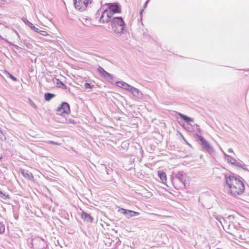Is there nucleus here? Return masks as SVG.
<instances>
[{
    "label": "nucleus",
    "mask_w": 249,
    "mask_h": 249,
    "mask_svg": "<svg viewBox=\"0 0 249 249\" xmlns=\"http://www.w3.org/2000/svg\"><path fill=\"white\" fill-rule=\"evenodd\" d=\"M113 31L118 34L124 33V29L125 26V23L121 17H114L111 22Z\"/></svg>",
    "instance_id": "obj_3"
},
{
    "label": "nucleus",
    "mask_w": 249,
    "mask_h": 249,
    "mask_svg": "<svg viewBox=\"0 0 249 249\" xmlns=\"http://www.w3.org/2000/svg\"><path fill=\"white\" fill-rule=\"evenodd\" d=\"M142 11H143V10H142L141 11L140 13H141V14H142Z\"/></svg>",
    "instance_id": "obj_40"
},
{
    "label": "nucleus",
    "mask_w": 249,
    "mask_h": 249,
    "mask_svg": "<svg viewBox=\"0 0 249 249\" xmlns=\"http://www.w3.org/2000/svg\"><path fill=\"white\" fill-rule=\"evenodd\" d=\"M224 156L229 163H230L231 164L233 165L235 163H236V160L234 159L231 158V156L228 155L225 153H224Z\"/></svg>",
    "instance_id": "obj_19"
},
{
    "label": "nucleus",
    "mask_w": 249,
    "mask_h": 249,
    "mask_svg": "<svg viewBox=\"0 0 249 249\" xmlns=\"http://www.w3.org/2000/svg\"><path fill=\"white\" fill-rule=\"evenodd\" d=\"M195 138L204 150L207 151L209 153L214 152L213 146L202 136L197 134L195 135Z\"/></svg>",
    "instance_id": "obj_4"
},
{
    "label": "nucleus",
    "mask_w": 249,
    "mask_h": 249,
    "mask_svg": "<svg viewBox=\"0 0 249 249\" xmlns=\"http://www.w3.org/2000/svg\"><path fill=\"white\" fill-rule=\"evenodd\" d=\"M85 87L86 89H91L94 87V85H92L91 83L86 82L85 83Z\"/></svg>",
    "instance_id": "obj_29"
},
{
    "label": "nucleus",
    "mask_w": 249,
    "mask_h": 249,
    "mask_svg": "<svg viewBox=\"0 0 249 249\" xmlns=\"http://www.w3.org/2000/svg\"><path fill=\"white\" fill-rule=\"evenodd\" d=\"M47 143L51 144L59 145V143L58 142L52 141H49L47 142Z\"/></svg>",
    "instance_id": "obj_31"
},
{
    "label": "nucleus",
    "mask_w": 249,
    "mask_h": 249,
    "mask_svg": "<svg viewBox=\"0 0 249 249\" xmlns=\"http://www.w3.org/2000/svg\"><path fill=\"white\" fill-rule=\"evenodd\" d=\"M21 173L25 178L29 180H32L34 178V176L32 174L29 172L28 171L22 170Z\"/></svg>",
    "instance_id": "obj_16"
},
{
    "label": "nucleus",
    "mask_w": 249,
    "mask_h": 249,
    "mask_svg": "<svg viewBox=\"0 0 249 249\" xmlns=\"http://www.w3.org/2000/svg\"><path fill=\"white\" fill-rule=\"evenodd\" d=\"M81 216H82V218L85 221H86L88 222H93V217L92 216H91L90 215V214H89V213H88L84 211L82 212V213Z\"/></svg>",
    "instance_id": "obj_12"
},
{
    "label": "nucleus",
    "mask_w": 249,
    "mask_h": 249,
    "mask_svg": "<svg viewBox=\"0 0 249 249\" xmlns=\"http://www.w3.org/2000/svg\"><path fill=\"white\" fill-rule=\"evenodd\" d=\"M29 103L31 106H32L35 108H37L36 105L30 99H29Z\"/></svg>",
    "instance_id": "obj_30"
},
{
    "label": "nucleus",
    "mask_w": 249,
    "mask_h": 249,
    "mask_svg": "<svg viewBox=\"0 0 249 249\" xmlns=\"http://www.w3.org/2000/svg\"><path fill=\"white\" fill-rule=\"evenodd\" d=\"M119 211L121 212L123 214L127 215L128 217H134L140 214V213L138 212L126 210L124 208H121Z\"/></svg>",
    "instance_id": "obj_8"
},
{
    "label": "nucleus",
    "mask_w": 249,
    "mask_h": 249,
    "mask_svg": "<svg viewBox=\"0 0 249 249\" xmlns=\"http://www.w3.org/2000/svg\"><path fill=\"white\" fill-rule=\"evenodd\" d=\"M228 151H229V152H230V153H233V150H232L231 148H230V149L228 150Z\"/></svg>",
    "instance_id": "obj_35"
},
{
    "label": "nucleus",
    "mask_w": 249,
    "mask_h": 249,
    "mask_svg": "<svg viewBox=\"0 0 249 249\" xmlns=\"http://www.w3.org/2000/svg\"><path fill=\"white\" fill-rule=\"evenodd\" d=\"M37 32H36V33H38L42 36H46L48 35V34L47 33L46 31L40 30L38 28H37Z\"/></svg>",
    "instance_id": "obj_28"
},
{
    "label": "nucleus",
    "mask_w": 249,
    "mask_h": 249,
    "mask_svg": "<svg viewBox=\"0 0 249 249\" xmlns=\"http://www.w3.org/2000/svg\"><path fill=\"white\" fill-rule=\"evenodd\" d=\"M83 19L85 20V22H84L83 21H82V22H83V24H84L85 25H86L87 26L88 25V19H85V18H83Z\"/></svg>",
    "instance_id": "obj_33"
},
{
    "label": "nucleus",
    "mask_w": 249,
    "mask_h": 249,
    "mask_svg": "<svg viewBox=\"0 0 249 249\" xmlns=\"http://www.w3.org/2000/svg\"><path fill=\"white\" fill-rule=\"evenodd\" d=\"M116 85L117 86L123 88L124 89H126L128 91L132 87L131 86L123 81H117L116 82Z\"/></svg>",
    "instance_id": "obj_11"
},
{
    "label": "nucleus",
    "mask_w": 249,
    "mask_h": 249,
    "mask_svg": "<svg viewBox=\"0 0 249 249\" xmlns=\"http://www.w3.org/2000/svg\"><path fill=\"white\" fill-rule=\"evenodd\" d=\"M244 179L238 176L233 174L225 175V186L227 187L229 193L232 196H236L243 194L245 191Z\"/></svg>",
    "instance_id": "obj_1"
},
{
    "label": "nucleus",
    "mask_w": 249,
    "mask_h": 249,
    "mask_svg": "<svg viewBox=\"0 0 249 249\" xmlns=\"http://www.w3.org/2000/svg\"><path fill=\"white\" fill-rule=\"evenodd\" d=\"M0 197L4 200H7L10 198V196L8 194L3 192L0 189Z\"/></svg>",
    "instance_id": "obj_21"
},
{
    "label": "nucleus",
    "mask_w": 249,
    "mask_h": 249,
    "mask_svg": "<svg viewBox=\"0 0 249 249\" xmlns=\"http://www.w3.org/2000/svg\"><path fill=\"white\" fill-rule=\"evenodd\" d=\"M198 132L199 133H201V130L200 129H198Z\"/></svg>",
    "instance_id": "obj_39"
},
{
    "label": "nucleus",
    "mask_w": 249,
    "mask_h": 249,
    "mask_svg": "<svg viewBox=\"0 0 249 249\" xmlns=\"http://www.w3.org/2000/svg\"><path fill=\"white\" fill-rule=\"evenodd\" d=\"M56 81H57V83H56L57 85L60 84L61 85H63L64 86H66L65 85V84L62 82L60 81L59 79H56Z\"/></svg>",
    "instance_id": "obj_32"
},
{
    "label": "nucleus",
    "mask_w": 249,
    "mask_h": 249,
    "mask_svg": "<svg viewBox=\"0 0 249 249\" xmlns=\"http://www.w3.org/2000/svg\"><path fill=\"white\" fill-rule=\"evenodd\" d=\"M228 226V230L227 232L232 234V232H233L234 230H237L240 228V224L237 222H235L233 223H230L227 225Z\"/></svg>",
    "instance_id": "obj_10"
},
{
    "label": "nucleus",
    "mask_w": 249,
    "mask_h": 249,
    "mask_svg": "<svg viewBox=\"0 0 249 249\" xmlns=\"http://www.w3.org/2000/svg\"><path fill=\"white\" fill-rule=\"evenodd\" d=\"M109 10L114 14L115 13H120L121 9L118 3H109L108 6Z\"/></svg>",
    "instance_id": "obj_9"
},
{
    "label": "nucleus",
    "mask_w": 249,
    "mask_h": 249,
    "mask_svg": "<svg viewBox=\"0 0 249 249\" xmlns=\"http://www.w3.org/2000/svg\"><path fill=\"white\" fill-rule=\"evenodd\" d=\"M5 231V225L3 222L0 221V234L2 233Z\"/></svg>",
    "instance_id": "obj_27"
},
{
    "label": "nucleus",
    "mask_w": 249,
    "mask_h": 249,
    "mask_svg": "<svg viewBox=\"0 0 249 249\" xmlns=\"http://www.w3.org/2000/svg\"><path fill=\"white\" fill-rule=\"evenodd\" d=\"M56 111L57 114L59 115H62L63 114H68L70 112V106L67 103L63 102L60 106L57 108Z\"/></svg>",
    "instance_id": "obj_6"
},
{
    "label": "nucleus",
    "mask_w": 249,
    "mask_h": 249,
    "mask_svg": "<svg viewBox=\"0 0 249 249\" xmlns=\"http://www.w3.org/2000/svg\"><path fill=\"white\" fill-rule=\"evenodd\" d=\"M55 96V95L54 94H53V93H51L47 92V93H45V94H44V98H45L46 101H49L53 98Z\"/></svg>",
    "instance_id": "obj_20"
},
{
    "label": "nucleus",
    "mask_w": 249,
    "mask_h": 249,
    "mask_svg": "<svg viewBox=\"0 0 249 249\" xmlns=\"http://www.w3.org/2000/svg\"><path fill=\"white\" fill-rule=\"evenodd\" d=\"M103 12L104 13L105 17L106 16L107 18L109 19V20L111 22V20L112 19V18H112V16L113 15V14L109 10H106Z\"/></svg>",
    "instance_id": "obj_18"
},
{
    "label": "nucleus",
    "mask_w": 249,
    "mask_h": 249,
    "mask_svg": "<svg viewBox=\"0 0 249 249\" xmlns=\"http://www.w3.org/2000/svg\"><path fill=\"white\" fill-rule=\"evenodd\" d=\"M5 74L8 76H9V77L10 78H11L13 80L15 81H17L18 80L17 78L16 77H15V76H14L13 75H12L11 74H10L9 72H8L7 71H5L4 72Z\"/></svg>",
    "instance_id": "obj_26"
},
{
    "label": "nucleus",
    "mask_w": 249,
    "mask_h": 249,
    "mask_svg": "<svg viewBox=\"0 0 249 249\" xmlns=\"http://www.w3.org/2000/svg\"><path fill=\"white\" fill-rule=\"evenodd\" d=\"M233 165H234L236 166H237V167H240L241 168H243L244 170H247L246 165L242 164L240 163L237 162L236 160V163H235Z\"/></svg>",
    "instance_id": "obj_25"
},
{
    "label": "nucleus",
    "mask_w": 249,
    "mask_h": 249,
    "mask_svg": "<svg viewBox=\"0 0 249 249\" xmlns=\"http://www.w3.org/2000/svg\"><path fill=\"white\" fill-rule=\"evenodd\" d=\"M13 46H14V47H15V48H16L17 49H18L19 48L18 46L16 45H14Z\"/></svg>",
    "instance_id": "obj_37"
},
{
    "label": "nucleus",
    "mask_w": 249,
    "mask_h": 249,
    "mask_svg": "<svg viewBox=\"0 0 249 249\" xmlns=\"http://www.w3.org/2000/svg\"><path fill=\"white\" fill-rule=\"evenodd\" d=\"M185 181L186 174L182 171L175 173L172 175V184L176 189H179L185 187Z\"/></svg>",
    "instance_id": "obj_2"
},
{
    "label": "nucleus",
    "mask_w": 249,
    "mask_h": 249,
    "mask_svg": "<svg viewBox=\"0 0 249 249\" xmlns=\"http://www.w3.org/2000/svg\"><path fill=\"white\" fill-rule=\"evenodd\" d=\"M92 0H74V4L76 9L84 11L88 7L89 3H91Z\"/></svg>",
    "instance_id": "obj_5"
},
{
    "label": "nucleus",
    "mask_w": 249,
    "mask_h": 249,
    "mask_svg": "<svg viewBox=\"0 0 249 249\" xmlns=\"http://www.w3.org/2000/svg\"><path fill=\"white\" fill-rule=\"evenodd\" d=\"M129 91H130L134 96L137 97H140L142 95V93L138 90V89L132 86Z\"/></svg>",
    "instance_id": "obj_13"
},
{
    "label": "nucleus",
    "mask_w": 249,
    "mask_h": 249,
    "mask_svg": "<svg viewBox=\"0 0 249 249\" xmlns=\"http://www.w3.org/2000/svg\"><path fill=\"white\" fill-rule=\"evenodd\" d=\"M148 1H149L148 0H147V1L145 2L144 5V7H145L146 6V5H147V3L148 2Z\"/></svg>",
    "instance_id": "obj_36"
},
{
    "label": "nucleus",
    "mask_w": 249,
    "mask_h": 249,
    "mask_svg": "<svg viewBox=\"0 0 249 249\" xmlns=\"http://www.w3.org/2000/svg\"><path fill=\"white\" fill-rule=\"evenodd\" d=\"M216 219L221 224L223 227V224H225V223H227V220H225L223 217L220 216H217L216 217Z\"/></svg>",
    "instance_id": "obj_24"
},
{
    "label": "nucleus",
    "mask_w": 249,
    "mask_h": 249,
    "mask_svg": "<svg viewBox=\"0 0 249 249\" xmlns=\"http://www.w3.org/2000/svg\"><path fill=\"white\" fill-rule=\"evenodd\" d=\"M22 20L24 22V23L27 26H28L30 28L34 30L35 32H37V28L31 22L28 20L26 18H23Z\"/></svg>",
    "instance_id": "obj_15"
},
{
    "label": "nucleus",
    "mask_w": 249,
    "mask_h": 249,
    "mask_svg": "<svg viewBox=\"0 0 249 249\" xmlns=\"http://www.w3.org/2000/svg\"><path fill=\"white\" fill-rule=\"evenodd\" d=\"M191 128H192V126H191V127H187V130L189 131H191L192 130H191Z\"/></svg>",
    "instance_id": "obj_34"
},
{
    "label": "nucleus",
    "mask_w": 249,
    "mask_h": 249,
    "mask_svg": "<svg viewBox=\"0 0 249 249\" xmlns=\"http://www.w3.org/2000/svg\"><path fill=\"white\" fill-rule=\"evenodd\" d=\"M183 139H184V141H185L184 137H183Z\"/></svg>",
    "instance_id": "obj_41"
},
{
    "label": "nucleus",
    "mask_w": 249,
    "mask_h": 249,
    "mask_svg": "<svg viewBox=\"0 0 249 249\" xmlns=\"http://www.w3.org/2000/svg\"><path fill=\"white\" fill-rule=\"evenodd\" d=\"M70 121L71 123H72V124H74V123H75V122H74V121H72V120H70Z\"/></svg>",
    "instance_id": "obj_38"
},
{
    "label": "nucleus",
    "mask_w": 249,
    "mask_h": 249,
    "mask_svg": "<svg viewBox=\"0 0 249 249\" xmlns=\"http://www.w3.org/2000/svg\"><path fill=\"white\" fill-rule=\"evenodd\" d=\"M158 175L162 183H165L167 180L166 174L164 172L160 171L158 172Z\"/></svg>",
    "instance_id": "obj_17"
},
{
    "label": "nucleus",
    "mask_w": 249,
    "mask_h": 249,
    "mask_svg": "<svg viewBox=\"0 0 249 249\" xmlns=\"http://www.w3.org/2000/svg\"><path fill=\"white\" fill-rule=\"evenodd\" d=\"M98 71L100 73V74L103 76L105 78H106L108 82H112L113 80V76L108 73L101 66H99L97 69Z\"/></svg>",
    "instance_id": "obj_7"
},
{
    "label": "nucleus",
    "mask_w": 249,
    "mask_h": 249,
    "mask_svg": "<svg viewBox=\"0 0 249 249\" xmlns=\"http://www.w3.org/2000/svg\"><path fill=\"white\" fill-rule=\"evenodd\" d=\"M178 115L185 122L189 124V123L191 122H193L194 119L192 118L189 117L185 115H184L181 113L178 112Z\"/></svg>",
    "instance_id": "obj_14"
},
{
    "label": "nucleus",
    "mask_w": 249,
    "mask_h": 249,
    "mask_svg": "<svg viewBox=\"0 0 249 249\" xmlns=\"http://www.w3.org/2000/svg\"><path fill=\"white\" fill-rule=\"evenodd\" d=\"M226 220H227V223H225V225H227L230 223H233V222H236V221H235L234 216L232 215H229L227 217V219Z\"/></svg>",
    "instance_id": "obj_22"
},
{
    "label": "nucleus",
    "mask_w": 249,
    "mask_h": 249,
    "mask_svg": "<svg viewBox=\"0 0 249 249\" xmlns=\"http://www.w3.org/2000/svg\"><path fill=\"white\" fill-rule=\"evenodd\" d=\"M100 20L103 23H107L110 22L109 19L107 18L106 16L105 17L104 12H103L102 15L100 18Z\"/></svg>",
    "instance_id": "obj_23"
}]
</instances>
